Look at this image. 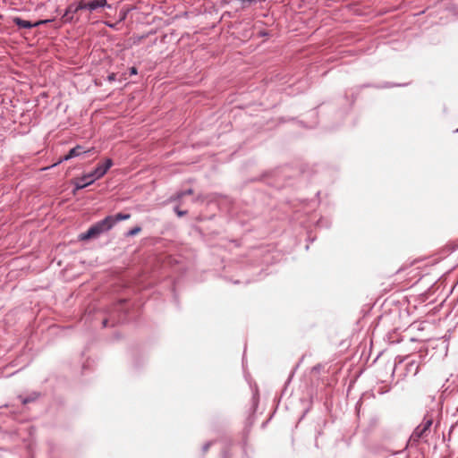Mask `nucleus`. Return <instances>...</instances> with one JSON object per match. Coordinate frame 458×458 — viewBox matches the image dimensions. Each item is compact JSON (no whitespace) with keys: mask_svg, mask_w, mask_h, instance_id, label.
Returning <instances> with one entry per match:
<instances>
[{"mask_svg":"<svg viewBox=\"0 0 458 458\" xmlns=\"http://www.w3.org/2000/svg\"><path fill=\"white\" fill-rule=\"evenodd\" d=\"M131 217L130 214H123L118 213L115 216H108L106 218H104L101 221H98V223L94 224L92 226L89 228V230L81 233L80 235L81 240H89L91 238H96L98 235H100L102 233L106 232L110 230L116 222L122 221V220H127Z\"/></svg>","mask_w":458,"mask_h":458,"instance_id":"f257e3e1","label":"nucleus"},{"mask_svg":"<svg viewBox=\"0 0 458 458\" xmlns=\"http://www.w3.org/2000/svg\"><path fill=\"white\" fill-rule=\"evenodd\" d=\"M113 165L112 159H106L103 164H98L94 171L83 174L80 178L75 179V189L80 190L93 183L96 180L102 178L108 169Z\"/></svg>","mask_w":458,"mask_h":458,"instance_id":"f03ea898","label":"nucleus"},{"mask_svg":"<svg viewBox=\"0 0 458 458\" xmlns=\"http://www.w3.org/2000/svg\"><path fill=\"white\" fill-rule=\"evenodd\" d=\"M433 424L432 418L425 417L422 422L414 429L410 437V443L411 445L418 444L420 440L427 441V437L430 433V428Z\"/></svg>","mask_w":458,"mask_h":458,"instance_id":"7ed1b4c3","label":"nucleus"},{"mask_svg":"<svg viewBox=\"0 0 458 458\" xmlns=\"http://www.w3.org/2000/svg\"><path fill=\"white\" fill-rule=\"evenodd\" d=\"M107 5L106 0H93L90 2L81 1L78 5H76L74 11H79L82 9L95 10L97 8L105 7Z\"/></svg>","mask_w":458,"mask_h":458,"instance_id":"20e7f679","label":"nucleus"},{"mask_svg":"<svg viewBox=\"0 0 458 458\" xmlns=\"http://www.w3.org/2000/svg\"><path fill=\"white\" fill-rule=\"evenodd\" d=\"M13 23L17 25L19 28H24V29H31L34 27H37L40 24L46 23L48 21H38L35 23L30 22V21H25L20 17H14L13 18Z\"/></svg>","mask_w":458,"mask_h":458,"instance_id":"39448f33","label":"nucleus"},{"mask_svg":"<svg viewBox=\"0 0 458 458\" xmlns=\"http://www.w3.org/2000/svg\"><path fill=\"white\" fill-rule=\"evenodd\" d=\"M89 151H90V150L89 149V150H85L81 146L77 145L76 147L72 148L68 152L67 155H65L63 158H61L59 163L64 161V160H69V159H71L72 157L80 156L81 153H86V152H89Z\"/></svg>","mask_w":458,"mask_h":458,"instance_id":"423d86ee","label":"nucleus"},{"mask_svg":"<svg viewBox=\"0 0 458 458\" xmlns=\"http://www.w3.org/2000/svg\"><path fill=\"white\" fill-rule=\"evenodd\" d=\"M75 7L76 6L73 5V4H71V5L68 6V8L66 9L65 13L63 16V20L64 21H70L72 20L73 14L78 12V11H74Z\"/></svg>","mask_w":458,"mask_h":458,"instance_id":"0eeeda50","label":"nucleus"},{"mask_svg":"<svg viewBox=\"0 0 458 458\" xmlns=\"http://www.w3.org/2000/svg\"><path fill=\"white\" fill-rule=\"evenodd\" d=\"M140 231H141V228L140 226H135L132 229H131L130 231H128L126 235L127 236H134V235L138 234Z\"/></svg>","mask_w":458,"mask_h":458,"instance_id":"6e6552de","label":"nucleus"},{"mask_svg":"<svg viewBox=\"0 0 458 458\" xmlns=\"http://www.w3.org/2000/svg\"><path fill=\"white\" fill-rule=\"evenodd\" d=\"M192 193H193V191H192L191 189H189V190H187V191H181V192H179V193L177 194V198H178V199H181V198H182V197H183V196H185V195H191V194H192Z\"/></svg>","mask_w":458,"mask_h":458,"instance_id":"1a4fd4ad","label":"nucleus"},{"mask_svg":"<svg viewBox=\"0 0 458 458\" xmlns=\"http://www.w3.org/2000/svg\"><path fill=\"white\" fill-rule=\"evenodd\" d=\"M115 80V74L114 73H111L109 76H108V81H113Z\"/></svg>","mask_w":458,"mask_h":458,"instance_id":"9d476101","label":"nucleus"},{"mask_svg":"<svg viewBox=\"0 0 458 458\" xmlns=\"http://www.w3.org/2000/svg\"><path fill=\"white\" fill-rule=\"evenodd\" d=\"M176 213L179 216H184L187 212L186 211H181V210H178L176 209Z\"/></svg>","mask_w":458,"mask_h":458,"instance_id":"9b49d317","label":"nucleus"},{"mask_svg":"<svg viewBox=\"0 0 458 458\" xmlns=\"http://www.w3.org/2000/svg\"><path fill=\"white\" fill-rule=\"evenodd\" d=\"M130 72H131V74H137V68L136 67H131L130 69Z\"/></svg>","mask_w":458,"mask_h":458,"instance_id":"f8f14e48","label":"nucleus"},{"mask_svg":"<svg viewBox=\"0 0 458 458\" xmlns=\"http://www.w3.org/2000/svg\"><path fill=\"white\" fill-rule=\"evenodd\" d=\"M254 0H243L242 3H243V4H246L247 3H251Z\"/></svg>","mask_w":458,"mask_h":458,"instance_id":"ddd939ff","label":"nucleus"},{"mask_svg":"<svg viewBox=\"0 0 458 458\" xmlns=\"http://www.w3.org/2000/svg\"><path fill=\"white\" fill-rule=\"evenodd\" d=\"M106 322H107L106 320H104V321H103L104 326H106Z\"/></svg>","mask_w":458,"mask_h":458,"instance_id":"4468645a","label":"nucleus"},{"mask_svg":"<svg viewBox=\"0 0 458 458\" xmlns=\"http://www.w3.org/2000/svg\"><path fill=\"white\" fill-rule=\"evenodd\" d=\"M457 131H458V128H457Z\"/></svg>","mask_w":458,"mask_h":458,"instance_id":"2eb2a0df","label":"nucleus"}]
</instances>
